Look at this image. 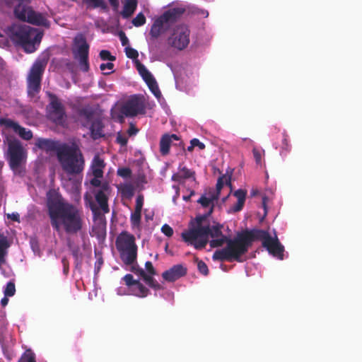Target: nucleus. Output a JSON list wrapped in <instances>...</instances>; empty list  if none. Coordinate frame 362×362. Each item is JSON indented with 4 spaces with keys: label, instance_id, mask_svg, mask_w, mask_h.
Instances as JSON below:
<instances>
[{
    "label": "nucleus",
    "instance_id": "1",
    "mask_svg": "<svg viewBox=\"0 0 362 362\" xmlns=\"http://www.w3.org/2000/svg\"><path fill=\"white\" fill-rule=\"evenodd\" d=\"M47 208L51 226L57 232L63 229L67 234H76L82 230L83 211L62 196L48 197Z\"/></svg>",
    "mask_w": 362,
    "mask_h": 362
},
{
    "label": "nucleus",
    "instance_id": "2",
    "mask_svg": "<svg viewBox=\"0 0 362 362\" xmlns=\"http://www.w3.org/2000/svg\"><path fill=\"white\" fill-rule=\"evenodd\" d=\"M247 229L239 232L233 239L226 235L218 237V238L213 239L209 242L211 247H218L226 243V247L223 249L217 250L214 252L212 259L214 261L231 262L236 261L243 262L241 257L247 253L246 241H247Z\"/></svg>",
    "mask_w": 362,
    "mask_h": 362
},
{
    "label": "nucleus",
    "instance_id": "3",
    "mask_svg": "<svg viewBox=\"0 0 362 362\" xmlns=\"http://www.w3.org/2000/svg\"><path fill=\"white\" fill-rule=\"evenodd\" d=\"M57 158L62 170L68 175H78L84 170V156L76 142L71 144L63 143Z\"/></svg>",
    "mask_w": 362,
    "mask_h": 362
},
{
    "label": "nucleus",
    "instance_id": "4",
    "mask_svg": "<svg viewBox=\"0 0 362 362\" xmlns=\"http://www.w3.org/2000/svg\"><path fill=\"white\" fill-rule=\"evenodd\" d=\"M6 34L11 40L21 45L28 53L34 52L42 39L41 34L29 25L13 24L7 28Z\"/></svg>",
    "mask_w": 362,
    "mask_h": 362
},
{
    "label": "nucleus",
    "instance_id": "5",
    "mask_svg": "<svg viewBox=\"0 0 362 362\" xmlns=\"http://www.w3.org/2000/svg\"><path fill=\"white\" fill-rule=\"evenodd\" d=\"M222 228L223 226L219 223L212 227L207 225L204 228H190L182 232L181 236L185 243L196 250H202L209 243V236L215 238L224 235L221 231Z\"/></svg>",
    "mask_w": 362,
    "mask_h": 362
},
{
    "label": "nucleus",
    "instance_id": "6",
    "mask_svg": "<svg viewBox=\"0 0 362 362\" xmlns=\"http://www.w3.org/2000/svg\"><path fill=\"white\" fill-rule=\"evenodd\" d=\"M246 249L247 252L255 240L262 241V246L265 247L269 254L279 259H284V247L281 244L276 235L272 238L269 233L261 229H247Z\"/></svg>",
    "mask_w": 362,
    "mask_h": 362
},
{
    "label": "nucleus",
    "instance_id": "7",
    "mask_svg": "<svg viewBox=\"0 0 362 362\" xmlns=\"http://www.w3.org/2000/svg\"><path fill=\"white\" fill-rule=\"evenodd\" d=\"M48 63L46 57L37 58L31 66L26 78L27 93L31 98L37 96L41 90L42 76Z\"/></svg>",
    "mask_w": 362,
    "mask_h": 362
},
{
    "label": "nucleus",
    "instance_id": "8",
    "mask_svg": "<svg viewBox=\"0 0 362 362\" xmlns=\"http://www.w3.org/2000/svg\"><path fill=\"white\" fill-rule=\"evenodd\" d=\"M116 247L120 258L126 265L134 264L137 257V245L133 235L122 232L116 240Z\"/></svg>",
    "mask_w": 362,
    "mask_h": 362
},
{
    "label": "nucleus",
    "instance_id": "9",
    "mask_svg": "<svg viewBox=\"0 0 362 362\" xmlns=\"http://www.w3.org/2000/svg\"><path fill=\"white\" fill-rule=\"evenodd\" d=\"M8 163L11 169H18L25 158V150L21 141L15 138L7 139Z\"/></svg>",
    "mask_w": 362,
    "mask_h": 362
},
{
    "label": "nucleus",
    "instance_id": "10",
    "mask_svg": "<svg viewBox=\"0 0 362 362\" xmlns=\"http://www.w3.org/2000/svg\"><path fill=\"white\" fill-rule=\"evenodd\" d=\"M190 30L186 25H177L173 30V33L168 38V43L173 47L182 50L189 43Z\"/></svg>",
    "mask_w": 362,
    "mask_h": 362
},
{
    "label": "nucleus",
    "instance_id": "11",
    "mask_svg": "<svg viewBox=\"0 0 362 362\" xmlns=\"http://www.w3.org/2000/svg\"><path fill=\"white\" fill-rule=\"evenodd\" d=\"M49 97L50 103L47 107L48 117L53 122L62 124L66 117L64 106L55 95L50 94Z\"/></svg>",
    "mask_w": 362,
    "mask_h": 362
},
{
    "label": "nucleus",
    "instance_id": "12",
    "mask_svg": "<svg viewBox=\"0 0 362 362\" xmlns=\"http://www.w3.org/2000/svg\"><path fill=\"white\" fill-rule=\"evenodd\" d=\"M145 103L144 96L134 95L128 99L121 108V112L126 117H135L145 114Z\"/></svg>",
    "mask_w": 362,
    "mask_h": 362
},
{
    "label": "nucleus",
    "instance_id": "13",
    "mask_svg": "<svg viewBox=\"0 0 362 362\" xmlns=\"http://www.w3.org/2000/svg\"><path fill=\"white\" fill-rule=\"evenodd\" d=\"M74 43L77 45V54L79 59L80 69L83 72L89 70L88 52L89 45L82 34H78L74 38Z\"/></svg>",
    "mask_w": 362,
    "mask_h": 362
},
{
    "label": "nucleus",
    "instance_id": "14",
    "mask_svg": "<svg viewBox=\"0 0 362 362\" xmlns=\"http://www.w3.org/2000/svg\"><path fill=\"white\" fill-rule=\"evenodd\" d=\"M135 64L136 70L138 71L140 76L142 77L144 81L147 84L150 90L156 98H160L161 95V93L159 90L158 83L153 76L146 69V67L139 61L136 60Z\"/></svg>",
    "mask_w": 362,
    "mask_h": 362
},
{
    "label": "nucleus",
    "instance_id": "15",
    "mask_svg": "<svg viewBox=\"0 0 362 362\" xmlns=\"http://www.w3.org/2000/svg\"><path fill=\"white\" fill-rule=\"evenodd\" d=\"M135 64L136 70L138 71L140 76L142 77L144 81L147 84L150 90L156 98H160L161 95V93L159 90L158 83L153 76L146 69V67L139 61L136 60Z\"/></svg>",
    "mask_w": 362,
    "mask_h": 362
},
{
    "label": "nucleus",
    "instance_id": "16",
    "mask_svg": "<svg viewBox=\"0 0 362 362\" xmlns=\"http://www.w3.org/2000/svg\"><path fill=\"white\" fill-rule=\"evenodd\" d=\"M0 124L12 129L16 134L25 141H29L33 138V132L30 129H27L11 119L0 118Z\"/></svg>",
    "mask_w": 362,
    "mask_h": 362
},
{
    "label": "nucleus",
    "instance_id": "17",
    "mask_svg": "<svg viewBox=\"0 0 362 362\" xmlns=\"http://www.w3.org/2000/svg\"><path fill=\"white\" fill-rule=\"evenodd\" d=\"M187 274V268L182 264H176L165 271L162 277L168 282H173Z\"/></svg>",
    "mask_w": 362,
    "mask_h": 362
},
{
    "label": "nucleus",
    "instance_id": "18",
    "mask_svg": "<svg viewBox=\"0 0 362 362\" xmlns=\"http://www.w3.org/2000/svg\"><path fill=\"white\" fill-rule=\"evenodd\" d=\"M35 146L40 149L44 150L47 152L54 151L56 153V156H57L59 151L63 146V143L61 144L51 139L38 138L36 140Z\"/></svg>",
    "mask_w": 362,
    "mask_h": 362
},
{
    "label": "nucleus",
    "instance_id": "19",
    "mask_svg": "<svg viewBox=\"0 0 362 362\" xmlns=\"http://www.w3.org/2000/svg\"><path fill=\"white\" fill-rule=\"evenodd\" d=\"M178 173H174L172 175L171 180L178 183H182L185 180L192 178L193 180H196L195 172L188 169L185 166L180 165L178 167Z\"/></svg>",
    "mask_w": 362,
    "mask_h": 362
},
{
    "label": "nucleus",
    "instance_id": "20",
    "mask_svg": "<svg viewBox=\"0 0 362 362\" xmlns=\"http://www.w3.org/2000/svg\"><path fill=\"white\" fill-rule=\"evenodd\" d=\"M173 140L179 141L180 138L175 134H165L160 140V152L163 156H166L170 152V148Z\"/></svg>",
    "mask_w": 362,
    "mask_h": 362
},
{
    "label": "nucleus",
    "instance_id": "21",
    "mask_svg": "<svg viewBox=\"0 0 362 362\" xmlns=\"http://www.w3.org/2000/svg\"><path fill=\"white\" fill-rule=\"evenodd\" d=\"M77 113L81 119V124L83 127H87L93 122L95 112L91 107L86 106L80 108L78 110Z\"/></svg>",
    "mask_w": 362,
    "mask_h": 362
},
{
    "label": "nucleus",
    "instance_id": "22",
    "mask_svg": "<svg viewBox=\"0 0 362 362\" xmlns=\"http://www.w3.org/2000/svg\"><path fill=\"white\" fill-rule=\"evenodd\" d=\"M185 11V9L183 8H173L165 11L160 17L166 23L174 22L179 18Z\"/></svg>",
    "mask_w": 362,
    "mask_h": 362
},
{
    "label": "nucleus",
    "instance_id": "23",
    "mask_svg": "<svg viewBox=\"0 0 362 362\" xmlns=\"http://www.w3.org/2000/svg\"><path fill=\"white\" fill-rule=\"evenodd\" d=\"M11 243L7 236L4 233H0V269L2 264L6 262V256L8 255V249L10 247Z\"/></svg>",
    "mask_w": 362,
    "mask_h": 362
},
{
    "label": "nucleus",
    "instance_id": "24",
    "mask_svg": "<svg viewBox=\"0 0 362 362\" xmlns=\"http://www.w3.org/2000/svg\"><path fill=\"white\" fill-rule=\"evenodd\" d=\"M105 164L104 160L100 157L99 155H95L93 159L91 168L93 175L96 177H103V168Z\"/></svg>",
    "mask_w": 362,
    "mask_h": 362
},
{
    "label": "nucleus",
    "instance_id": "25",
    "mask_svg": "<svg viewBox=\"0 0 362 362\" xmlns=\"http://www.w3.org/2000/svg\"><path fill=\"white\" fill-rule=\"evenodd\" d=\"M164 23H166L161 18L160 16L155 20L149 33L151 40L156 39L161 35L163 33Z\"/></svg>",
    "mask_w": 362,
    "mask_h": 362
},
{
    "label": "nucleus",
    "instance_id": "26",
    "mask_svg": "<svg viewBox=\"0 0 362 362\" xmlns=\"http://www.w3.org/2000/svg\"><path fill=\"white\" fill-rule=\"evenodd\" d=\"M233 195L237 198V203L233 206L232 211L233 212H238L241 211L244 206L245 202L246 199L247 191L239 189L236 190Z\"/></svg>",
    "mask_w": 362,
    "mask_h": 362
},
{
    "label": "nucleus",
    "instance_id": "27",
    "mask_svg": "<svg viewBox=\"0 0 362 362\" xmlns=\"http://www.w3.org/2000/svg\"><path fill=\"white\" fill-rule=\"evenodd\" d=\"M95 198L102 211L105 214L108 213L110 209L108 206L107 194L106 193H103L102 191H98L95 194Z\"/></svg>",
    "mask_w": 362,
    "mask_h": 362
},
{
    "label": "nucleus",
    "instance_id": "28",
    "mask_svg": "<svg viewBox=\"0 0 362 362\" xmlns=\"http://www.w3.org/2000/svg\"><path fill=\"white\" fill-rule=\"evenodd\" d=\"M103 128V125L100 120L96 119L93 121L90 127L91 137L93 139H97L103 136V134L102 133Z\"/></svg>",
    "mask_w": 362,
    "mask_h": 362
},
{
    "label": "nucleus",
    "instance_id": "29",
    "mask_svg": "<svg viewBox=\"0 0 362 362\" xmlns=\"http://www.w3.org/2000/svg\"><path fill=\"white\" fill-rule=\"evenodd\" d=\"M137 7L136 0H127L124 5L122 15L123 18H128L132 16Z\"/></svg>",
    "mask_w": 362,
    "mask_h": 362
},
{
    "label": "nucleus",
    "instance_id": "30",
    "mask_svg": "<svg viewBox=\"0 0 362 362\" xmlns=\"http://www.w3.org/2000/svg\"><path fill=\"white\" fill-rule=\"evenodd\" d=\"M130 290L133 295L139 298L146 297L149 293V290L146 288L139 281H136L135 285H134L130 288Z\"/></svg>",
    "mask_w": 362,
    "mask_h": 362
},
{
    "label": "nucleus",
    "instance_id": "31",
    "mask_svg": "<svg viewBox=\"0 0 362 362\" xmlns=\"http://www.w3.org/2000/svg\"><path fill=\"white\" fill-rule=\"evenodd\" d=\"M227 185L229 187L231 186L230 184V177H228L226 175H223L220 176L217 180L216 186V192L211 193L214 196L216 195V199H218L219 197V194L224 185Z\"/></svg>",
    "mask_w": 362,
    "mask_h": 362
},
{
    "label": "nucleus",
    "instance_id": "32",
    "mask_svg": "<svg viewBox=\"0 0 362 362\" xmlns=\"http://www.w3.org/2000/svg\"><path fill=\"white\" fill-rule=\"evenodd\" d=\"M140 276L144 279L147 285L155 290H160L162 288L160 284L153 278L151 275H148L144 270H140Z\"/></svg>",
    "mask_w": 362,
    "mask_h": 362
},
{
    "label": "nucleus",
    "instance_id": "33",
    "mask_svg": "<svg viewBox=\"0 0 362 362\" xmlns=\"http://www.w3.org/2000/svg\"><path fill=\"white\" fill-rule=\"evenodd\" d=\"M70 250L74 258L76 267H81L82 263L83 255L82 253L81 252L79 247L77 245L70 246Z\"/></svg>",
    "mask_w": 362,
    "mask_h": 362
},
{
    "label": "nucleus",
    "instance_id": "34",
    "mask_svg": "<svg viewBox=\"0 0 362 362\" xmlns=\"http://www.w3.org/2000/svg\"><path fill=\"white\" fill-rule=\"evenodd\" d=\"M217 200L216 195L214 196L213 194H210L209 197H206L205 195H202L197 201L198 203H199L203 207L207 208L211 206V207L213 205L214 201Z\"/></svg>",
    "mask_w": 362,
    "mask_h": 362
},
{
    "label": "nucleus",
    "instance_id": "35",
    "mask_svg": "<svg viewBox=\"0 0 362 362\" xmlns=\"http://www.w3.org/2000/svg\"><path fill=\"white\" fill-rule=\"evenodd\" d=\"M280 153L281 155L286 156L288 153L291 151V146L289 144L288 135L284 132L283 133V139L281 141V147Z\"/></svg>",
    "mask_w": 362,
    "mask_h": 362
},
{
    "label": "nucleus",
    "instance_id": "36",
    "mask_svg": "<svg viewBox=\"0 0 362 362\" xmlns=\"http://www.w3.org/2000/svg\"><path fill=\"white\" fill-rule=\"evenodd\" d=\"M121 192L126 198L130 199L134 194V187L132 184H125L122 187Z\"/></svg>",
    "mask_w": 362,
    "mask_h": 362
},
{
    "label": "nucleus",
    "instance_id": "37",
    "mask_svg": "<svg viewBox=\"0 0 362 362\" xmlns=\"http://www.w3.org/2000/svg\"><path fill=\"white\" fill-rule=\"evenodd\" d=\"M18 362H36L35 355L30 349H28L21 356Z\"/></svg>",
    "mask_w": 362,
    "mask_h": 362
},
{
    "label": "nucleus",
    "instance_id": "38",
    "mask_svg": "<svg viewBox=\"0 0 362 362\" xmlns=\"http://www.w3.org/2000/svg\"><path fill=\"white\" fill-rule=\"evenodd\" d=\"M213 211V206L210 207V209L208 213H206L204 215L199 216L196 217V223L197 226L195 227H193L192 228H204L206 226H203L202 223L204 220L207 218L208 216L211 215V214Z\"/></svg>",
    "mask_w": 362,
    "mask_h": 362
},
{
    "label": "nucleus",
    "instance_id": "39",
    "mask_svg": "<svg viewBox=\"0 0 362 362\" xmlns=\"http://www.w3.org/2000/svg\"><path fill=\"white\" fill-rule=\"evenodd\" d=\"M83 1L88 5L92 6L93 8H101L103 9L107 8V5L103 0H83Z\"/></svg>",
    "mask_w": 362,
    "mask_h": 362
},
{
    "label": "nucleus",
    "instance_id": "40",
    "mask_svg": "<svg viewBox=\"0 0 362 362\" xmlns=\"http://www.w3.org/2000/svg\"><path fill=\"white\" fill-rule=\"evenodd\" d=\"M117 174L122 178H130L132 175V171L129 168H120L117 169Z\"/></svg>",
    "mask_w": 362,
    "mask_h": 362
},
{
    "label": "nucleus",
    "instance_id": "41",
    "mask_svg": "<svg viewBox=\"0 0 362 362\" xmlns=\"http://www.w3.org/2000/svg\"><path fill=\"white\" fill-rule=\"evenodd\" d=\"M16 293V286L15 284L13 281H9L7 283L6 286L4 289V293L6 296L11 297L14 296Z\"/></svg>",
    "mask_w": 362,
    "mask_h": 362
},
{
    "label": "nucleus",
    "instance_id": "42",
    "mask_svg": "<svg viewBox=\"0 0 362 362\" xmlns=\"http://www.w3.org/2000/svg\"><path fill=\"white\" fill-rule=\"evenodd\" d=\"M146 23V17L142 13H139L132 20V23L136 27H139L144 25Z\"/></svg>",
    "mask_w": 362,
    "mask_h": 362
},
{
    "label": "nucleus",
    "instance_id": "43",
    "mask_svg": "<svg viewBox=\"0 0 362 362\" xmlns=\"http://www.w3.org/2000/svg\"><path fill=\"white\" fill-rule=\"evenodd\" d=\"M99 56L102 60L106 61L108 60L110 62H114L116 60V57L112 56L110 51L106 49H103L100 52Z\"/></svg>",
    "mask_w": 362,
    "mask_h": 362
},
{
    "label": "nucleus",
    "instance_id": "44",
    "mask_svg": "<svg viewBox=\"0 0 362 362\" xmlns=\"http://www.w3.org/2000/svg\"><path fill=\"white\" fill-rule=\"evenodd\" d=\"M141 211H136L131 214V221L132 223L134 226H137L141 222Z\"/></svg>",
    "mask_w": 362,
    "mask_h": 362
},
{
    "label": "nucleus",
    "instance_id": "45",
    "mask_svg": "<svg viewBox=\"0 0 362 362\" xmlns=\"http://www.w3.org/2000/svg\"><path fill=\"white\" fill-rule=\"evenodd\" d=\"M197 261L199 272L203 275L207 276L209 274V269L206 263L204 262L202 260L197 259Z\"/></svg>",
    "mask_w": 362,
    "mask_h": 362
},
{
    "label": "nucleus",
    "instance_id": "46",
    "mask_svg": "<svg viewBox=\"0 0 362 362\" xmlns=\"http://www.w3.org/2000/svg\"><path fill=\"white\" fill-rule=\"evenodd\" d=\"M125 54L128 58L132 59H136L139 57L137 50L129 47L125 48Z\"/></svg>",
    "mask_w": 362,
    "mask_h": 362
},
{
    "label": "nucleus",
    "instance_id": "47",
    "mask_svg": "<svg viewBox=\"0 0 362 362\" xmlns=\"http://www.w3.org/2000/svg\"><path fill=\"white\" fill-rule=\"evenodd\" d=\"M123 280L125 282V284L129 288H131L134 285H135V284L136 283V281H138L139 280H135L134 279V276L130 274H126L124 277H123Z\"/></svg>",
    "mask_w": 362,
    "mask_h": 362
},
{
    "label": "nucleus",
    "instance_id": "48",
    "mask_svg": "<svg viewBox=\"0 0 362 362\" xmlns=\"http://www.w3.org/2000/svg\"><path fill=\"white\" fill-rule=\"evenodd\" d=\"M262 152L264 153V151H261L257 148H253L252 149L253 156L257 164H261Z\"/></svg>",
    "mask_w": 362,
    "mask_h": 362
},
{
    "label": "nucleus",
    "instance_id": "49",
    "mask_svg": "<svg viewBox=\"0 0 362 362\" xmlns=\"http://www.w3.org/2000/svg\"><path fill=\"white\" fill-rule=\"evenodd\" d=\"M116 141L122 146H125L127 144L128 139L126 136L123 135L121 132H118L116 137Z\"/></svg>",
    "mask_w": 362,
    "mask_h": 362
},
{
    "label": "nucleus",
    "instance_id": "50",
    "mask_svg": "<svg viewBox=\"0 0 362 362\" xmlns=\"http://www.w3.org/2000/svg\"><path fill=\"white\" fill-rule=\"evenodd\" d=\"M162 233L168 237L173 235V229L168 224H164L161 228Z\"/></svg>",
    "mask_w": 362,
    "mask_h": 362
},
{
    "label": "nucleus",
    "instance_id": "51",
    "mask_svg": "<svg viewBox=\"0 0 362 362\" xmlns=\"http://www.w3.org/2000/svg\"><path fill=\"white\" fill-rule=\"evenodd\" d=\"M144 204V197L141 194L137 196L136 199L135 210L141 211Z\"/></svg>",
    "mask_w": 362,
    "mask_h": 362
},
{
    "label": "nucleus",
    "instance_id": "52",
    "mask_svg": "<svg viewBox=\"0 0 362 362\" xmlns=\"http://www.w3.org/2000/svg\"><path fill=\"white\" fill-rule=\"evenodd\" d=\"M190 144L194 147L197 146L200 150H204L205 148V144L196 138L192 139L190 141Z\"/></svg>",
    "mask_w": 362,
    "mask_h": 362
},
{
    "label": "nucleus",
    "instance_id": "53",
    "mask_svg": "<svg viewBox=\"0 0 362 362\" xmlns=\"http://www.w3.org/2000/svg\"><path fill=\"white\" fill-rule=\"evenodd\" d=\"M145 267H146L147 272L149 273V274H151V275L156 274V270H155L151 262L147 261L145 264Z\"/></svg>",
    "mask_w": 362,
    "mask_h": 362
},
{
    "label": "nucleus",
    "instance_id": "54",
    "mask_svg": "<svg viewBox=\"0 0 362 362\" xmlns=\"http://www.w3.org/2000/svg\"><path fill=\"white\" fill-rule=\"evenodd\" d=\"M103 264V259L102 257H100L98 258L97 261L95 263V273L98 274L101 268V266Z\"/></svg>",
    "mask_w": 362,
    "mask_h": 362
},
{
    "label": "nucleus",
    "instance_id": "55",
    "mask_svg": "<svg viewBox=\"0 0 362 362\" xmlns=\"http://www.w3.org/2000/svg\"><path fill=\"white\" fill-rule=\"evenodd\" d=\"M100 187V189L98 191H102L103 193H106L107 194L109 193L110 190V187L108 182H105L103 183H101Z\"/></svg>",
    "mask_w": 362,
    "mask_h": 362
},
{
    "label": "nucleus",
    "instance_id": "56",
    "mask_svg": "<svg viewBox=\"0 0 362 362\" xmlns=\"http://www.w3.org/2000/svg\"><path fill=\"white\" fill-rule=\"evenodd\" d=\"M86 202H88V205L93 213L96 214L97 208L95 204L92 202L90 198H88V195L85 196Z\"/></svg>",
    "mask_w": 362,
    "mask_h": 362
},
{
    "label": "nucleus",
    "instance_id": "57",
    "mask_svg": "<svg viewBox=\"0 0 362 362\" xmlns=\"http://www.w3.org/2000/svg\"><path fill=\"white\" fill-rule=\"evenodd\" d=\"M139 132V129L133 124H130V126L127 130V134L129 136L136 135Z\"/></svg>",
    "mask_w": 362,
    "mask_h": 362
},
{
    "label": "nucleus",
    "instance_id": "58",
    "mask_svg": "<svg viewBox=\"0 0 362 362\" xmlns=\"http://www.w3.org/2000/svg\"><path fill=\"white\" fill-rule=\"evenodd\" d=\"M113 68H114V64L112 63V62H107L105 64L103 63L100 65V69L101 71H105V69L112 70V69H113Z\"/></svg>",
    "mask_w": 362,
    "mask_h": 362
},
{
    "label": "nucleus",
    "instance_id": "59",
    "mask_svg": "<svg viewBox=\"0 0 362 362\" xmlns=\"http://www.w3.org/2000/svg\"><path fill=\"white\" fill-rule=\"evenodd\" d=\"M119 37L122 46H126L129 44V40L124 32L120 33Z\"/></svg>",
    "mask_w": 362,
    "mask_h": 362
},
{
    "label": "nucleus",
    "instance_id": "60",
    "mask_svg": "<svg viewBox=\"0 0 362 362\" xmlns=\"http://www.w3.org/2000/svg\"><path fill=\"white\" fill-rule=\"evenodd\" d=\"M7 218L13 221L20 222V216L18 213L8 214Z\"/></svg>",
    "mask_w": 362,
    "mask_h": 362
},
{
    "label": "nucleus",
    "instance_id": "61",
    "mask_svg": "<svg viewBox=\"0 0 362 362\" xmlns=\"http://www.w3.org/2000/svg\"><path fill=\"white\" fill-rule=\"evenodd\" d=\"M100 177H94L91 180H90V184L94 186V187H100V185H101V181L99 180Z\"/></svg>",
    "mask_w": 362,
    "mask_h": 362
},
{
    "label": "nucleus",
    "instance_id": "62",
    "mask_svg": "<svg viewBox=\"0 0 362 362\" xmlns=\"http://www.w3.org/2000/svg\"><path fill=\"white\" fill-rule=\"evenodd\" d=\"M267 201H268V198L266 196H264L262 197V207H263L264 211V216H266L267 214Z\"/></svg>",
    "mask_w": 362,
    "mask_h": 362
},
{
    "label": "nucleus",
    "instance_id": "63",
    "mask_svg": "<svg viewBox=\"0 0 362 362\" xmlns=\"http://www.w3.org/2000/svg\"><path fill=\"white\" fill-rule=\"evenodd\" d=\"M132 272H133L134 274L140 276V270H144L142 268L139 267L138 266H134L132 264Z\"/></svg>",
    "mask_w": 362,
    "mask_h": 362
},
{
    "label": "nucleus",
    "instance_id": "64",
    "mask_svg": "<svg viewBox=\"0 0 362 362\" xmlns=\"http://www.w3.org/2000/svg\"><path fill=\"white\" fill-rule=\"evenodd\" d=\"M110 5L115 10H117L119 7V1L118 0H108Z\"/></svg>",
    "mask_w": 362,
    "mask_h": 362
}]
</instances>
